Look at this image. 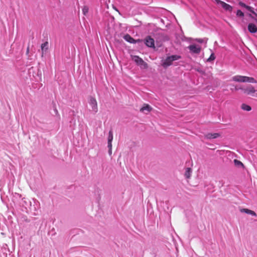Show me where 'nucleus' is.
I'll list each match as a JSON object with an SVG mask.
<instances>
[{
	"mask_svg": "<svg viewBox=\"0 0 257 257\" xmlns=\"http://www.w3.org/2000/svg\"><path fill=\"white\" fill-rule=\"evenodd\" d=\"M41 50H42V56H43L44 52L46 51L48 49V42H46L43 43L41 45Z\"/></svg>",
	"mask_w": 257,
	"mask_h": 257,
	"instance_id": "nucleus-15",
	"label": "nucleus"
},
{
	"mask_svg": "<svg viewBox=\"0 0 257 257\" xmlns=\"http://www.w3.org/2000/svg\"><path fill=\"white\" fill-rule=\"evenodd\" d=\"M215 57L213 53H212L210 57L207 59V61H211L215 59Z\"/></svg>",
	"mask_w": 257,
	"mask_h": 257,
	"instance_id": "nucleus-21",
	"label": "nucleus"
},
{
	"mask_svg": "<svg viewBox=\"0 0 257 257\" xmlns=\"http://www.w3.org/2000/svg\"><path fill=\"white\" fill-rule=\"evenodd\" d=\"M247 214H250L253 216H256V214L255 212H254L253 211H252L251 210H249L248 212H247Z\"/></svg>",
	"mask_w": 257,
	"mask_h": 257,
	"instance_id": "nucleus-22",
	"label": "nucleus"
},
{
	"mask_svg": "<svg viewBox=\"0 0 257 257\" xmlns=\"http://www.w3.org/2000/svg\"><path fill=\"white\" fill-rule=\"evenodd\" d=\"M248 30L251 33H255L257 32V27L254 24L249 23L248 25Z\"/></svg>",
	"mask_w": 257,
	"mask_h": 257,
	"instance_id": "nucleus-10",
	"label": "nucleus"
},
{
	"mask_svg": "<svg viewBox=\"0 0 257 257\" xmlns=\"http://www.w3.org/2000/svg\"><path fill=\"white\" fill-rule=\"evenodd\" d=\"M144 41H145V43L148 47H151V48L155 47L154 40L151 37H150V36L147 37Z\"/></svg>",
	"mask_w": 257,
	"mask_h": 257,
	"instance_id": "nucleus-5",
	"label": "nucleus"
},
{
	"mask_svg": "<svg viewBox=\"0 0 257 257\" xmlns=\"http://www.w3.org/2000/svg\"><path fill=\"white\" fill-rule=\"evenodd\" d=\"M249 209H246V208H243V209H241L240 210V211L242 213H245L246 214H247V212H248Z\"/></svg>",
	"mask_w": 257,
	"mask_h": 257,
	"instance_id": "nucleus-24",
	"label": "nucleus"
},
{
	"mask_svg": "<svg viewBox=\"0 0 257 257\" xmlns=\"http://www.w3.org/2000/svg\"><path fill=\"white\" fill-rule=\"evenodd\" d=\"M247 10H248L249 11H250V12H251L253 14H255V13L252 10V8L249 6H246V8H245Z\"/></svg>",
	"mask_w": 257,
	"mask_h": 257,
	"instance_id": "nucleus-23",
	"label": "nucleus"
},
{
	"mask_svg": "<svg viewBox=\"0 0 257 257\" xmlns=\"http://www.w3.org/2000/svg\"><path fill=\"white\" fill-rule=\"evenodd\" d=\"M113 139V134L112 131L109 132L108 136L107 138L108 145H111V142Z\"/></svg>",
	"mask_w": 257,
	"mask_h": 257,
	"instance_id": "nucleus-18",
	"label": "nucleus"
},
{
	"mask_svg": "<svg viewBox=\"0 0 257 257\" xmlns=\"http://www.w3.org/2000/svg\"><path fill=\"white\" fill-rule=\"evenodd\" d=\"M88 103L90 107V110L95 113H96L98 111V106L96 99L92 97H90L88 100Z\"/></svg>",
	"mask_w": 257,
	"mask_h": 257,
	"instance_id": "nucleus-4",
	"label": "nucleus"
},
{
	"mask_svg": "<svg viewBox=\"0 0 257 257\" xmlns=\"http://www.w3.org/2000/svg\"><path fill=\"white\" fill-rule=\"evenodd\" d=\"M196 41L199 43H203L204 42H205V43H206L207 40L206 39H196Z\"/></svg>",
	"mask_w": 257,
	"mask_h": 257,
	"instance_id": "nucleus-25",
	"label": "nucleus"
},
{
	"mask_svg": "<svg viewBox=\"0 0 257 257\" xmlns=\"http://www.w3.org/2000/svg\"><path fill=\"white\" fill-rule=\"evenodd\" d=\"M124 39L131 43H136L137 41H135L130 35L128 34H126L123 36Z\"/></svg>",
	"mask_w": 257,
	"mask_h": 257,
	"instance_id": "nucleus-14",
	"label": "nucleus"
},
{
	"mask_svg": "<svg viewBox=\"0 0 257 257\" xmlns=\"http://www.w3.org/2000/svg\"><path fill=\"white\" fill-rule=\"evenodd\" d=\"M236 90H238V89L237 88H235V89Z\"/></svg>",
	"mask_w": 257,
	"mask_h": 257,
	"instance_id": "nucleus-31",
	"label": "nucleus"
},
{
	"mask_svg": "<svg viewBox=\"0 0 257 257\" xmlns=\"http://www.w3.org/2000/svg\"><path fill=\"white\" fill-rule=\"evenodd\" d=\"M54 111H55L56 114L57 115L59 116V117H60V115L58 113V110L56 109H55Z\"/></svg>",
	"mask_w": 257,
	"mask_h": 257,
	"instance_id": "nucleus-28",
	"label": "nucleus"
},
{
	"mask_svg": "<svg viewBox=\"0 0 257 257\" xmlns=\"http://www.w3.org/2000/svg\"><path fill=\"white\" fill-rule=\"evenodd\" d=\"M243 82L256 83L257 82L253 77L243 76Z\"/></svg>",
	"mask_w": 257,
	"mask_h": 257,
	"instance_id": "nucleus-12",
	"label": "nucleus"
},
{
	"mask_svg": "<svg viewBox=\"0 0 257 257\" xmlns=\"http://www.w3.org/2000/svg\"><path fill=\"white\" fill-rule=\"evenodd\" d=\"M240 107L242 110L246 111H249L251 110V106L245 103H242Z\"/></svg>",
	"mask_w": 257,
	"mask_h": 257,
	"instance_id": "nucleus-16",
	"label": "nucleus"
},
{
	"mask_svg": "<svg viewBox=\"0 0 257 257\" xmlns=\"http://www.w3.org/2000/svg\"><path fill=\"white\" fill-rule=\"evenodd\" d=\"M132 60L139 65L141 69H146L148 68V64L141 58L138 56H132Z\"/></svg>",
	"mask_w": 257,
	"mask_h": 257,
	"instance_id": "nucleus-3",
	"label": "nucleus"
},
{
	"mask_svg": "<svg viewBox=\"0 0 257 257\" xmlns=\"http://www.w3.org/2000/svg\"><path fill=\"white\" fill-rule=\"evenodd\" d=\"M191 166H193V163H192V162H191Z\"/></svg>",
	"mask_w": 257,
	"mask_h": 257,
	"instance_id": "nucleus-30",
	"label": "nucleus"
},
{
	"mask_svg": "<svg viewBox=\"0 0 257 257\" xmlns=\"http://www.w3.org/2000/svg\"><path fill=\"white\" fill-rule=\"evenodd\" d=\"M255 21H256V23H257V20H256Z\"/></svg>",
	"mask_w": 257,
	"mask_h": 257,
	"instance_id": "nucleus-32",
	"label": "nucleus"
},
{
	"mask_svg": "<svg viewBox=\"0 0 257 257\" xmlns=\"http://www.w3.org/2000/svg\"><path fill=\"white\" fill-rule=\"evenodd\" d=\"M232 80L237 82H243V76L236 75L232 77Z\"/></svg>",
	"mask_w": 257,
	"mask_h": 257,
	"instance_id": "nucleus-13",
	"label": "nucleus"
},
{
	"mask_svg": "<svg viewBox=\"0 0 257 257\" xmlns=\"http://www.w3.org/2000/svg\"><path fill=\"white\" fill-rule=\"evenodd\" d=\"M239 5L240 6H241V7H244V8H246V6H247V5H246L245 4H244V3H242V2H240V3H239Z\"/></svg>",
	"mask_w": 257,
	"mask_h": 257,
	"instance_id": "nucleus-27",
	"label": "nucleus"
},
{
	"mask_svg": "<svg viewBox=\"0 0 257 257\" xmlns=\"http://www.w3.org/2000/svg\"><path fill=\"white\" fill-rule=\"evenodd\" d=\"M88 7L87 6H84L82 9V13L83 15H86L88 12Z\"/></svg>",
	"mask_w": 257,
	"mask_h": 257,
	"instance_id": "nucleus-19",
	"label": "nucleus"
},
{
	"mask_svg": "<svg viewBox=\"0 0 257 257\" xmlns=\"http://www.w3.org/2000/svg\"><path fill=\"white\" fill-rule=\"evenodd\" d=\"M236 15L238 17H243L244 14L240 10H238L236 12Z\"/></svg>",
	"mask_w": 257,
	"mask_h": 257,
	"instance_id": "nucleus-20",
	"label": "nucleus"
},
{
	"mask_svg": "<svg viewBox=\"0 0 257 257\" xmlns=\"http://www.w3.org/2000/svg\"><path fill=\"white\" fill-rule=\"evenodd\" d=\"M152 110V108L149 104H144V105L141 108L140 111L145 113H148Z\"/></svg>",
	"mask_w": 257,
	"mask_h": 257,
	"instance_id": "nucleus-8",
	"label": "nucleus"
},
{
	"mask_svg": "<svg viewBox=\"0 0 257 257\" xmlns=\"http://www.w3.org/2000/svg\"><path fill=\"white\" fill-rule=\"evenodd\" d=\"M27 53H29V47L27 48Z\"/></svg>",
	"mask_w": 257,
	"mask_h": 257,
	"instance_id": "nucleus-29",
	"label": "nucleus"
},
{
	"mask_svg": "<svg viewBox=\"0 0 257 257\" xmlns=\"http://www.w3.org/2000/svg\"><path fill=\"white\" fill-rule=\"evenodd\" d=\"M233 162H234V164L236 167H237L238 168H243L244 167L243 164L240 161L236 160V159H234Z\"/></svg>",
	"mask_w": 257,
	"mask_h": 257,
	"instance_id": "nucleus-17",
	"label": "nucleus"
},
{
	"mask_svg": "<svg viewBox=\"0 0 257 257\" xmlns=\"http://www.w3.org/2000/svg\"><path fill=\"white\" fill-rule=\"evenodd\" d=\"M192 173V169L191 167H186L185 168V171L184 176L186 179H190Z\"/></svg>",
	"mask_w": 257,
	"mask_h": 257,
	"instance_id": "nucleus-11",
	"label": "nucleus"
},
{
	"mask_svg": "<svg viewBox=\"0 0 257 257\" xmlns=\"http://www.w3.org/2000/svg\"><path fill=\"white\" fill-rule=\"evenodd\" d=\"M180 57L177 55H172L170 56H168L164 60H162V65L166 68L169 66L171 65L172 62L175 61L179 59Z\"/></svg>",
	"mask_w": 257,
	"mask_h": 257,
	"instance_id": "nucleus-2",
	"label": "nucleus"
},
{
	"mask_svg": "<svg viewBox=\"0 0 257 257\" xmlns=\"http://www.w3.org/2000/svg\"><path fill=\"white\" fill-rule=\"evenodd\" d=\"M217 3L218 4L220 5L224 9H225L226 11L231 12L232 10V8L231 6H230L228 4H226L223 2H222L220 0H217Z\"/></svg>",
	"mask_w": 257,
	"mask_h": 257,
	"instance_id": "nucleus-6",
	"label": "nucleus"
},
{
	"mask_svg": "<svg viewBox=\"0 0 257 257\" xmlns=\"http://www.w3.org/2000/svg\"><path fill=\"white\" fill-rule=\"evenodd\" d=\"M108 153L109 155H111L112 154V146H108Z\"/></svg>",
	"mask_w": 257,
	"mask_h": 257,
	"instance_id": "nucleus-26",
	"label": "nucleus"
},
{
	"mask_svg": "<svg viewBox=\"0 0 257 257\" xmlns=\"http://www.w3.org/2000/svg\"><path fill=\"white\" fill-rule=\"evenodd\" d=\"M239 89L242 90L244 93L257 98V90L253 86L249 85L246 88L240 87Z\"/></svg>",
	"mask_w": 257,
	"mask_h": 257,
	"instance_id": "nucleus-1",
	"label": "nucleus"
},
{
	"mask_svg": "<svg viewBox=\"0 0 257 257\" xmlns=\"http://www.w3.org/2000/svg\"><path fill=\"white\" fill-rule=\"evenodd\" d=\"M220 136L218 133H208L205 135V138L207 139H216Z\"/></svg>",
	"mask_w": 257,
	"mask_h": 257,
	"instance_id": "nucleus-9",
	"label": "nucleus"
},
{
	"mask_svg": "<svg viewBox=\"0 0 257 257\" xmlns=\"http://www.w3.org/2000/svg\"><path fill=\"white\" fill-rule=\"evenodd\" d=\"M188 48L194 53L198 54L200 52V48L195 45H191L189 46Z\"/></svg>",
	"mask_w": 257,
	"mask_h": 257,
	"instance_id": "nucleus-7",
	"label": "nucleus"
}]
</instances>
